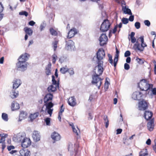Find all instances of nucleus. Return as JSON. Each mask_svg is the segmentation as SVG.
<instances>
[{
  "label": "nucleus",
  "instance_id": "obj_31",
  "mask_svg": "<svg viewBox=\"0 0 156 156\" xmlns=\"http://www.w3.org/2000/svg\"><path fill=\"white\" fill-rule=\"evenodd\" d=\"M123 10H124V12L125 14L132 15V13L130 9L129 8H127L126 6L124 7Z\"/></svg>",
  "mask_w": 156,
  "mask_h": 156
},
{
  "label": "nucleus",
  "instance_id": "obj_43",
  "mask_svg": "<svg viewBox=\"0 0 156 156\" xmlns=\"http://www.w3.org/2000/svg\"><path fill=\"white\" fill-rule=\"evenodd\" d=\"M51 119L49 118H47L44 119V121L47 126L50 125Z\"/></svg>",
  "mask_w": 156,
  "mask_h": 156
},
{
  "label": "nucleus",
  "instance_id": "obj_32",
  "mask_svg": "<svg viewBox=\"0 0 156 156\" xmlns=\"http://www.w3.org/2000/svg\"><path fill=\"white\" fill-rule=\"evenodd\" d=\"M18 96V92H16L14 90H12L10 96L12 98H15Z\"/></svg>",
  "mask_w": 156,
  "mask_h": 156
},
{
  "label": "nucleus",
  "instance_id": "obj_5",
  "mask_svg": "<svg viewBox=\"0 0 156 156\" xmlns=\"http://www.w3.org/2000/svg\"><path fill=\"white\" fill-rule=\"evenodd\" d=\"M111 24L107 19H105L102 23L100 30L102 32H105L109 30Z\"/></svg>",
  "mask_w": 156,
  "mask_h": 156
},
{
  "label": "nucleus",
  "instance_id": "obj_28",
  "mask_svg": "<svg viewBox=\"0 0 156 156\" xmlns=\"http://www.w3.org/2000/svg\"><path fill=\"white\" fill-rule=\"evenodd\" d=\"M54 86L53 85H51L49 86L47 88L48 92L50 93L55 91L56 90L57 86Z\"/></svg>",
  "mask_w": 156,
  "mask_h": 156
},
{
  "label": "nucleus",
  "instance_id": "obj_12",
  "mask_svg": "<svg viewBox=\"0 0 156 156\" xmlns=\"http://www.w3.org/2000/svg\"><path fill=\"white\" fill-rule=\"evenodd\" d=\"M31 144V141L30 139L25 138L21 142V146L24 148H26L29 146Z\"/></svg>",
  "mask_w": 156,
  "mask_h": 156
},
{
  "label": "nucleus",
  "instance_id": "obj_60",
  "mask_svg": "<svg viewBox=\"0 0 156 156\" xmlns=\"http://www.w3.org/2000/svg\"><path fill=\"white\" fill-rule=\"evenodd\" d=\"M35 23L32 20L30 21L28 23V24L31 26H34Z\"/></svg>",
  "mask_w": 156,
  "mask_h": 156
},
{
  "label": "nucleus",
  "instance_id": "obj_2",
  "mask_svg": "<svg viewBox=\"0 0 156 156\" xmlns=\"http://www.w3.org/2000/svg\"><path fill=\"white\" fill-rule=\"evenodd\" d=\"M139 38L140 39L141 44L139 43L138 40L137 41L134 45L133 48L135 50H138L141 52L144 50V48L147 46V45L144 42V37L143 36L140 37Z\"/></svg>",
  "mask_w": 156,
  "mask_h": 156
},
{
  "label": "nucleus",
  "instance_id": "obj_16",
  "mask_svg": "<svg viewBox=\"0 0 156 156\" xmlns=\"http://www.w3.org/2000/svg\"><path fill=\"white\" fill-rule=\"evenodd\" d=\"M77 33L76 29L75 28L72 29L68 33L67 38L70 39L73 37Z\"/></svg>",
  "mask_w": 156,
  "mask_h": 156
},
{
  "label": "nucleus",
  "instance_id": "obj_36",
  "mask_svg": "<svg viewBox=\"0 0 156 156\" xmlns=\"http://www.w3.org/2000/svg\"><path fill=\"white\" fill-rule=\"evenodd\" d=\"M66 67H63L60 68V72L62 74H65L66 72L69 70V69Z\"/></svg>",
  "mask_w": 156,
  "mask_h": 156
},
{
  "label": "nucleus",
  "instance_id": "obj_49",
  "mask_svg": "<svg viewBox=\"0 0 156 156\" xmlns=\"http://www.w3.org/2000/svg\"><path fill=\"white\" fill-rule=\"evenodd\" d=\"M144 23L145 25L148 27H149L151 25L150 22L147 20H145L144 21Z\"/></svg>",
  "mask_w": 156,
  "mask_h": 156
},
{
  "label": "nucleus",
  "instance_id": "obj_47",
  "mask_svg": "<svg viewBox=\"0 0 156 156\" xmlns=\"http://www.w3.org/2000/svg\"><path fill=\"white\" fill-rule=\"evenodd\" d=\"M140 23L139 22H136L135 24V26L137 29H139L140 27Z\"/></svg>",
  "mask_w": 156,
  "mask_h": 156
},
{
  "label": "nucleus",
  "instance_id": "obj_42",
  "mask_svg": "<svg viewBox=\"0 0 156 156\" xmlns=\"http://www.w3.org/2000/svg\"><path fill=\"white\" fill-rule=\"evenodd\" d=\"M52 63L54 64H55L56 61V58H57V55L54 54L52 56Z\"/></svg>",
  "mask_w": 156,
  "mask_h": 156
},
{
  "label": "nucleus",
  "instance_id": "obj_50",
  "mask_svg": "<svg viewBox=\"0 0 156 156\" xmlns=\"http://www.w3.org/2000/svg\"><path fill=\"white\" fill-rule=\"evenodd\" d=\"M63 107V105L62 104L60 107V109L58 113L62 114V113L64 112V108Z\"/></svg>",
  "mask_w": 156,
  "mask_h": 156
},
{
  "label": "nucleus",
  "instance_id": "obj_38",
  "mask_svg": "<svg viewBox=\"0 0 156 156\" xmlns=\"http://www.w3.org/2000/svg\"><path fill=\"white\" fill-rule=\"evenodd\" d=\"M2 118L4 120L6 121H7L8 119L7 115L5 113H2Z\"/></svg>",
  "mask_w": 156,
  "mask_h": 156
},
{
  "label": "nucleus",
  "instance_id": "obj_51",
  "mask_svg": "<svg viewBox=\"0 0 156 156\" xmlns=\"http://www.w3.org/2000/svg\"><path fill=\"white\" fill-rule=\"evenodd\" d=\"M136 60L137 61L139 64H143L144 63V62L141 58H136Z\"/></svg>",
  "mask_w": 156,
  "mask_h": 156
},
{
  "label": "nucleus",
  "instance_id": "obj_18",
  "mask_svg": "<svg viewBox=\"0 0 156 156\" xmlns=\"http://www.w3.org/2000/svg\"><path fill=\"white\" fill-rule=\"evenodd\" d=\"M51 137L55 141H58L61 139L60 135L55 132H54L52 134Z\"/></svg>",
  "mask_w": 156,
  "mask_h": 156
},
{
  "label": "nucleus",
  "instance_id": "obj_15",
  "mask_svg": "<svg viewBox=\"0 0 156 156\" xmlns=\"http://www.w3.org/2000/svg\"><path fill=\"white\" fill-rule=\"evenodd\" d=\"M13 83L12 88L14 89H17L21 84V81L19 79H15Z\"/></svg>",
  "mask_w": 156,
  "mask_h": 156
},
{
  "label": "nucleus",
  "instance_id": "obj_30",
  "mask_svg": "<svg viewBox=\"0 0 156 156\" xmlns=\"http://www.w3.org/2000/svg\"><path fill=\"white\" fill-rule=\"evenodd\" d=\"M38 116V113H34L33 114H31L29 116V118L31 121H33Z\"/></svg>",
  "mask_w": 156,
  "mask_h": 156
},
{
  "label": "nucleus",
  "instance_id": "obj_13",
  "mask_svg": "<svg viewBox=\"0 0 156 156\" xmlns=\"http://www.w3.org/2000/svg\"><path fill=\"white\" fill-rule=\"evenodd\" d=\"M142 93L140 92L136 91L134 92L132 95V98L134 100H139L141 99Z\"/></svg>",
  "mask_w": 156,
  "mask_h": 156
},
{
  "label": "nucleus",
  "instance_id": "obj_7",
  "mask_svg": "<svg viewBox=\"0 0 156 156\" xmlns=\"http://www.w3.org/2000/svg\"><path fill=\"white\" fill-rule=\"evenodd\" d=\"M94 73L95 74L92 76V83L93 84H96L98 82H100L99 85H98L97 84L96 85V86H97L98 88L99 89L102 83L101 80H102L101 78L99 77L100 75H98V74H97L96 71H94Z\"/></svg>",
  "mask_w": 156,
  "mask_h": 156
},
{
  "label": "nucleus",
  "instance_id": "obj_52",
  "mask_svg": "<svg viewBox=\"0 0 156 156\" xmlns=\"http://www.w3.org/2000/svg\"><path fill=\"white\" fill-rule=\"evenodd\" d=\"M72 128L73 132L75 133L76 135H78V133L76 129L75 128L74 125H72Z\"/></svg>",
  "mask_w": 156,
  "mask_h": 156
},
{
  "label": "nucleus",
  "instance_id": "obj_48",
  "mask_svg": "<svg viewBox=\"0 0 156 156\" xmlns=\"http://www.w3.org/2000/svg\"><path fill=\"white\" fill-rule=\"evenodd\" d=\"M124 68L125 69L128 70L130 68L129 65L127 63H125L124 64Z\"/></svg>",
  "mask_w": 156,
  "mask_h": 156
},
{
  "label": "nucleus",
  "instance_id": "obj_4",
  "mask_svg": "<svg viewBox=\"0 0 156 156\" xmlns=\"http://www.w3.org/2000/svg\"><path fill=\"white\" fill-rule=\"evenodd\" d=\"M105 53L104 50L102 48H99L96 53V56H94L93 60H94V58H97L96 63H103V59L105 58Z\"/></svg>",
  "mask_w": 156,
  "mask_h": 156
},
{
  "label": "nucleus",
  "instance_id": "obj_64",
  "mask_svg": "<svg viewBox=\"0 0 156 156\" xmlns=\"http://www.w3.org/2000/svg\"><path fill=\"white\" fill-rule=\"evenodd\" d=\"M131 42L132 43H136V38L134 37H133L132 38H131Z\"/></svg>",
  "mask_w": 156,
  "mask_h": 156
},
{
  "label": "nucleus",
  "instance_id": "obj_9",
  "mask_svg": "<svg viewBox=\"0 0 156 156\" xmlns=\"http://www.w3.org/2000/svg\"><path fill=\"white\" fill-rule=\"evenodd\" d=\"M100 44L101 46L106 44L108 41V37L105 34H102L99 37Z\"/></svg>",
  "mask_w": 156,
  "mask_h": 156
},
{
  "label": "nucleus",
  "instance_id": "obj_54",
  "mask_svg": "<svg viewBox=\"0 0 156 156\" xmlns=\"http://www.w3.org/2000/svg\"><path fill=\"white\" fill-rule=\"evenodd\" d=\"M151 90L152 94L154 95H156V88H152Z\"/></svg>",
  "mask_w": 156,
  "mask_h": 156
},
{
  "label": "nucleus",
  "instance_id": "obj_17",
  "mask_svg": "<svg viewBox=\"0 0 156 156\" xmlns=\"http://www.w3.org/2000/svg\"><path fill=\"white\" fill-rule=\"evenodd\" d=\"M116 54L115 55V58H114V66L115 68L116 67L118 62L119 54V51L116 48Z\"/></svg>",
  "mask_w": 156,
  "mask_h": 156
},
{
  "label": "nucleus",
  "instance_id": "obj_20",
  "mask_svg": "<svg viewBox=\"0 0 156 156\" xmlns=\"http://www.w3.org/2000/svg\"><path fill=\"white\" fill-rule=\"evenodd\" d=\"M53 94L51 93L47 94L44 96V103L48 102L50 101H51L53 98Z\"/></svg>",
  "mask_w": 156,
  "mask_h": 156
},
{
  "label": "nucleus",
  "instance_id": "obj_26",
  "mask_svg": "<svg viewBox=\"0 0 156 156\" xmlns=\"http://www.w3.org/2000/svg\"><path fill=\"white\" fill-rule=\"evenodd\" d=\"M27 115V114L25 112L23 111H21L19 115V121H21L23 119L26 118Z\"/></svg>",
  "mask_w": 156,
  "mask_h": 156
},
{
  "label": "nucleus",
  "instance_id": "obj_27",
  "mask_svg": "<svg viewBox=\"0 0 156 156\" xmlns=\"http://www.w3.org/2000/svg\"><path fill=\"white\" fill-rule=\"evenodd\" d=\"M51 64L50 63H49L45 68V72L47 76H48L51 74Z\"/></svg>",
  "mask_w": 156,
  "mask_h": 156
},
{
  "label": "nucleus",
  "instance_id": "obj_37",
  "mask_svg": "<svg viewBox=\"0 0 156 156\" xmlns=\"http://www.w3.org/2000/svg\"><path fill=\"white\" fill-rule=\"evenodd\" d=\"M58 43V41L56 40H55L52 43L54 51L56 50L57 47V44Z\"/></svg>",
  "mask_w": 156,
  "mask_h": 156
},
{
  "label": "nucleus",
  "instance_id": "obj_35",
  "mask_svg": "<svg viewBox=\"0 0 156 156\" xmlns=\"http://www.w3.org/2000/svg\"><path fill=\"white\" fill-rule=\"evenodd\" d=\"M144 150H142L139 153V156H147L148 154L147 151V149H146L145 150V152H144Z\"/></svg>",
  "mask_w": 156,
  "mask_h": 156
},
{
  "label": "nucleus",
  "instance_id": "obj_62",
  "mask_svg": "<svg viewBox=\"0 0 156 156\" xmlns=\"http://www.w3.org/2000/svg\"><path fill=\"white\" fill-rule=\"evenodd\" d=\"M118 27V26L117 25H116L114 27L113 31H112V33L113 34H115V32H116L117 31V28Z\"/></svg>",
  "mask_w": 156,
  "mask_h": 156
},
{
  "label": "nucleus",
  "instance_id": "obj_14",
  "mask_svg": "<svg viewBox=\"0 0 156 156\" xmlns=\"http://www.w3.org/2000/svg\"><path fill=\"white\" fill-rule=\"evenodd\" d=\"M32 137L34 141L35 142H37L40 140V136L39 132L37 131H34L33 132Z\"/></svg>",
  "mask_w": 156,
  "mask_h": 156
},
{
  "label": "nucleus",
  "instance_id": "obj_34",
  "mask_svg": "<svg viewBox=\"0 0 156 156\" xmlns=\"http://www.w3.org/2000/svg\"><path fill=\"white\" fill-rule=\"evenodd\" d=\"M49 30L50 34L52 35L56 36L57 35V32L53 28H51L49 29Z\"/></svg>",
  "mask_w": 156,
  "mask_h": 156
},
{
  "label": "nucleus",
  "instance_id": "obj_57",
  "mask_svg": "<svg viewBox=\"0 0 156 156\" xmlns=\"http://www.w3.org/2000/svg\"><path fill=\"white\" fill-rule=\"evenodd\" d=\"M4 7L1 2H0V12H2L3 11Z\"/></svg>",
  "mask_w": 156,
  "mask_h": 156
},
{
  "label": "nucleus",
  "instance_id": "obj_40",
  "mask_svg": "<svg viewBox=\"0 0 156 156\" xmlns=\"http://www.w3.org/2000/svg\"><path fill=\"white\" fill-rule=\"evenodd\" d=\"M52 82L53 85H54L58 86V84H57V81L55 79V77L54 75H52Z\"/></svg>",
  "mask_w": 156,
  "mask_h": 156
},
{
  "label": "nucleus",
  "instance_id": "obj_33",
  "mask_svg": "<svg viewBox=\"0 0 156 156\" xmlns=\"http://www.w3.org/2000/svg\"><path fill=\"white\" fill-rule=\"evenodd\" d=\"M104 121V123L105 124V126L106 128H107L109 125V121L108 118V117L106 115H105L104 116L103 119Z\"/></svg>",
  "mask_w": 156,
  "mask_h": 156
},
{
  "label": "nucleus",
  "instance_id": "obj_53",
  "mask_svg": "<svg viewBox=\"0 0 156 156\" xmlns=\"http://www.w3.org/2000/svg\"><path fill=\"white\" fill-rule=\"evenodd\" d=\"M5 140V137H4L3 136H2L0 140V143H4Z\"/></svg>",
  "mask_w": 156,
  "mask_h": 156
},
{
  "label": "nucleus",
  "instance_id": "obj_45",
  "mask_svg": "<svg viewBox=\"0 0 156 156\" xmlns=\"http://www.w3.org/2000/svg\"><path fill=\"white\" fill-rule=\"evenodd\" d=\"M131 53L129 51H126L124 54V56L125 57H129Z\"/></svg>",
  "mask_w": 156,
  "mask_h": 156
},
{
  "label": "nucleus",
  "instance_id": "obj_44",
  "mask_svg": "<svg viewBox=\"0 0 156 156\" xmlns=\"http://www.w3.org/2000/svg\"><path fill=\"white\" fill-rule=\"evenodd\" d=\"M19 14L21 15H24L26 16H27L28 15V13L26 11H23L20 12Z\"/></svg>",
  "mask_w": 156,
  "mask_h": 156
},
{
  "label": "nucleus",
  "instance_id": "obj_55",
  "mask_svg": "<svg viewBox=\"0 0 156 156\" xmlns=\"http://www.w3.org/2000/svg\"><path fill=\"white\" fill-rule=\"evenodd\" d=\"M155 145L153 146V150L156 153V139L154 140Z\"/></svg>",
  "mask_w": 156,
  "mask_h": 156
},
{
  "label": "nucleus",
  "instance_id": "obj_8",
  "mask_svg": "<svg viewBox=\"0 0 156 156\" xmlns=\"http://www.w3.org/2000/svg\"><path fill=\"white\" fill-rule=\"evenodd\" d=\"M66 49L67 50H74L75 47L74 43L73 41L70 40L66 39Z\"/></svg>",
  "mask_w": 156,
  "mask_h": 156
},
{
  "label": "nucleus",
  "instance_id": "obj_25",
  "mask_svg": "<svg viewBox=\"0 0 156 156\" xmlns=\"http://www.w3.org/2000/svg\"><path fill=\"white\" fill-rule=\"evenodd\" d=\"M20 153L22 156H28L29 155L30 152L27 149H22L20 151Z\"/></svg>",
  "mask_w": 156,
  "mask_h": 156
},
{
  "label": "nucleus",
  "instance_id": "obj_41",
  "mask_svg": "<svg viewBox=\"0 0 156 156\" xmlns=\"http://www.w3.org/2000/svg\"><path fill=\"white\" fill-rule=\"evenodd\" d=\"M122 21L124 24H126L129 22V20L128 18L123 17L122 19Z\"/></svg>",
  "mask_w": 156,
  "mask_h": 156
},
{
  "label": "nucleus",
  "instance_id": "obj_61",
  "mask_svg": "<svg viewBox=\"0 0 156 156\" xmlns=\"http://www.w3.org/2000/svg\"><path fill=\"white\" fill-rule=\"evenodd\" d=\"M131 22H132L134 20V16L133 15H131L130 16L128 19Z\"/></svg>",
  "mask_w": 156,
  "mask_h": 156
},
{
  "label": "nucleus",
  "instance_id": "obj_63",
  "mask_svg": "<svg viewBox=\"0 0 156 156\" xmlns=\"http://www.w3.org/2000/svg\"><path fill=\"white\" fill-rule=\"evenodd\" d=\"M89 117H88V120H92L93 117V116L92 115L91 113H89L88 114Z\"/></svg>",
  "mask_w": 156,
  "mask_h": 156
},
{
  "label": "nucleus",
  "instance_id": "obj_56",
  "mask_svg": "<svg viewBox=\"0 0 156 156\" xmlns=\"http://www.w3.org/2000/svg\"><path fill=\"white\" fill-rule=\"evenodd\" d=\"M45 24L44 23L42 24L40 26V29L41 31L44 28Z\"/></svg>",
  "mask_w": 156,
  "mask_h": 156
},
{
  "label": "nucleus",
  "instance_id": "obj_59",
  "mask_svg": "<svg viewBox=\"0 0 156 156\" xmlns=\"http://www.w3.org/2000/svg\"><path fill=\"white\" fill-rule=\"evenodd\" d=\"M122 131V129H119L116 130V134H120Z\"/></svg>",
  "mask_w": 156,
  "mask_h": 156
},
{
  "label": "nucleus",
  "instance_id": "obj_19",
  "mask_svg": "<svg viewBox=\"0 0 156 156\" xmlns=\"http://www.w3.org/2000/svg\"><path fill=\"white\" fill-rule=\"evenodd\" d=\"M20 105L15 101H13L11 106V109L12 111L18 110L20 108Z\"/></svg>",
  "mask_w": 156,
  "mask_h": 156
},
{
  "label": "nucleus",
  "instance_id": "obj_11",
  "mask_svg": "<svg viewBox=\"0 0 156 156\" xmlns=\"http://www.w3.org/2000/svg\"><path fill=\"white\" fill-rule=\"evenodd\" d=\"M98 64V65L96 66L94 69V71L96 70L97 68H98V73L99 75H101L103 72L104 69L103 67V63H96Z\"/></svg>",
  "mask_w": 156,
  "mask_h": 156
},
{
  "label": "nucleus",
  "instance_id": "obj_1",
  "mask_svg": "<svg viewBox=\"0 0 156 156\" xmlns=\"http://www.w3.org/2000/svg\"><path fill=\"white\" fill-rule=\"evenodd\" d=\"M29 55L27 53L21 55L18 58V62L16 64L17 69L21 71H24L27 69V63L26 62Z\"/></svg>",
  "mask_w": 156,
  "mask_h": 156
},
{
  "label": "nucleus",
  "instance_id": "obj_3",
  "mask_svg": "<svg viewBox=\"0 0 156 156\" xmlns=\"http://www.w3.org/2000/svg\"><path fill=\"white\" fill-rule=\"evenodd\" d=\"M138 86L141 90L146 91L150 88H152L153 85L149 84L147 80L142 79L138 84Z\"/></svg>",
  "mask_w": 156,
  "mask_h": 156
},
{
  "label": "nucleus",
  "instance_id": "obj_10",
  "mask_svg": "<svg viewBox=\"0 0 156 156\" xmlns=\"http://www.w3.org/2000/svg\"><path fill=\"white\" fill-rule=\"evenodd\" d=\"M148 107V103L145 100H143L139 102V108L140 110H145Z\"/></svg>",
  "mask_w": 156,
  "mask_h": 156
},
{
  "label": "nucleus",
  "instance_id": "obj_58",
  "mask_svg": "<svg viewBox=\"0 0 156 156\" xmlns=\"http://www.w3.org/2000/svg\"><path fill=\"white\" fill-rule=\"evenodd\" d=\"M14 148H15V147L13 146H8V147H7V149L9 151H10L12 149H14Z\"/></svg>",
  "mask_w": 156,
  "mask_h": 156
},
{
  "label": "nucleus",
  "instance_id": "obj_21",
  "mask_svg": "<svg viewBox=\"0 0 156 156\" xmlns=\"http://www.w3.org/2000/svg\"><path fill=\"white\" fill-rule=\"evenodd\" d=\"M26 138L25 134L19 133L17 135L16 137L17 141L22 142V141L24 140V139H25Z\"/></svg>",
  "mask_w": 156,
  "mask_h": 156
},
{
  "label": "nucleus",
  "instance_id": "obj_22",
  "mask_svg": "<svg viewBox=\"0 0 156 156\" xmlns=\"http://www.w3.org/2000/svg\"><path fill=\"white\" fill-rule=\"evenodd\" d=\"M69 105L72 107H74L76 105V100L74 97H72L70 98L68 101Z\"/></svg>",
  "mask_w": 156,
  "mask_h": 156
},
{
  "label": "nucleus",
  "instance_id": "obj_24",
  "mask_svg": "<svg viewBox=\"0 0 156 156\" xmlns=\"http://www.w3.org/2000/svg\"><path fill=\"white\" fill-rule=\"evenodd\" d=\"M154 121L153 119L151 120L147 123V127L148 130L151 131L153 130L154 127Z\"/></svg>",
  "mask_w": 156,
  "mask_h": 156
},
{
  "label": "nucleus",
  "instance_id": "obj_46",
  "mask_svg": "<svg viewBox=\"0 0 156 156\" xmlns=\"http://www.w3.org/2000/svg\"><path fill=\"white\" fill-rule=\"evenodd\" d=\"M68 72H69L70 75H73L74 73L73 69L72 68L69 69V70Z\"/></svg>",
  "mask_w": 156,
  "mask_h": 156
},
{
  "label": "nucleus",
  "instance_id": "obj_29",
  "mask_svg": "<svg viewBox=\"0 0 156 156\" xmlns=\"http://www.w3.org/2000/svg\"><path fill=\"white\" fill-rule=\"evenodd\" d=\"M24 30L26 34L29 36H31L33 34L32 30L29 28L25 27L24 28Z\"/></svg>",
  "mask_w": 156,
  "mask_h": 156
},
{
  "label": "nucleus",
  "instance_id": "obj_6",
  "mask_svg": "<svg viewBox=\"0 0 156 156\" xmlns=\"http://www.w3.org/2000/svg\"><path fill=\"white\" fill-rule=\"evenodd\" d=\"M44 104L43 106L42 107V108L41 110V112H44L43 108H44V106H46V108L45 111H47V113L50 115V116H51V115L52 113V112L53 110V108L51 109L54 105V104L51 101L49 102H46L44 103Z\"/></svg>",
  "mask_w": 156,
  "mask_h": 156
},
{
  "label": "nucleus",
  "instance_id": "obj_23",
  "mask_svg": "<svg viewBox=\"0 0 156 156\" xmlns=\"http://www.w3.org/2000/svg\"><path fill=\"white\" fill-rule=\"evenodd\" d=\"M152 115L153 113L152 112L149 111H145L144 116L145 119L147 120H148L151 118Z\"/></svg>",
  "mask_w": 156,
  "mask_h": 156
},
{
  "label": "nucleus",
  "instance_id": "obj_39",
  "mask_svg": "<svg viewBox=\"0 0 156 156\" xmlns=\"http://www.w3.org/2000/svg\"><path fill=\"white\" fill-rule=\"evenodd\" d=\"M108 61H109V62L112 65L113 64H114V63H113V61L112 59V56L109 54H108Z\"/></svg>",
  "mask_w": 156,
  "mask_h": 156
}]
</instances>
